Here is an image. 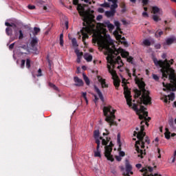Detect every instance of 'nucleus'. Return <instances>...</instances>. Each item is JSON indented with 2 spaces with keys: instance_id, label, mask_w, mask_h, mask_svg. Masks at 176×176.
<instances>
[{
  "instance_id": "25",
  "label": "nucleus",
  "mask_w": 176,
  "mask_h": 176,
  "mask_svg": "<svg viewBox=\"0 0 176 176\" xmlns=\"http://www.w3.org/2000/svg\"><path fill=\"white\" fill-rule=\"evenodd\" d=\"M107 68L109 69V74H111L112 76H115V75H116V71H115L114 69H112V68L111 67V65H108Z\"/></svg>"
},
{
  "instance_id": "58",
  "label": "nucleus",
  "mask_w": 176,
  "mask_h": 176,
  "mask_svg": "<svg viewBox=\"0 0 176 176\" xmlns=\"http://www.w3.org/2000/svg\"><path fill=\"white\" fill-rule=\"evenodd\" d=\"M37 76H42V69H38Z\"/></svg>"
},
{
  "instance_id": "44",
  "label": "nucleus",
  "mask_w": 176,
  "mask_h": 176,
  "mask_svg": "<svg viewBox=\"0 0 176 176\" xmlns=\"http://www.w3.org/2000/svg\"><path fill=\"white\" fill-rule=\"evenodd\" d=\"M133 108L135 111H136L137 113L138 114L140 113V109H138V106L135 103L133 104Z\"/></svg>"
},
{
  "instance_id": "43",
  "label": "nucleus",
  "mask_w": 176,
  "mask_h": 176,
  "mask_svg": "<svg viewBox=\"0 0 176 176\" xmlns=\"http://www.w3.org/2000/svg\"><path fill=\"white\" fill-rule=\"evenodd\" d=\"M121 8H122L121 12H122V13H124V12H126V4L122 3Z\"/></svg>"
},
{
  "instance_id": "5",
  "label": "nucleus",
  "mask_w": 176,
  "mask_h": 176,
  "mask_svg": "<svg viewBox=\"0 0 176 176\" xmlns=\"http://www.w3.org/2000/svg\"><path fill=\"white\" fill-rule=\"evenodd\" d=\"M144 125H142V126H140V131L137 132L135 131L133 132L134 137L137 135V138L139 140L138 141H136L135 149L138 153H139L138 155V157H141V159L144 158L143 155H146L145 150H144V151L142 150V149H144V147L143 140H144V137H145L146 135V133L145 132H144ZM138 145H140L142 149H140V146H138Z\"/></svg>"
},
{
  "instance_id": "21",
  "label": "nucleus",
  "mask_w": 176,
  "mask_h": 176,
  "mask_svg": "<svg viewBox=\"0 0 176 176\" xmlns=\"http://www.w3.org/2000/svg\"><path fill=\"white\" fill-rule=\"evenodd\" d=\"M113 85H114L116 89L118 90V89L119 88V86H120V80H119L118 78H115L113 80Z\"/></svg>"
},
{
  "instance_id": "49",
  "label": "nucleus",
  "mask_w": 176,
  "mask_h": 176,
  "mask_svg": "<svg viewBox=\"0 0 176 176\" xmlns=\"http://www.w3.org/2000/svg\"><path fill=\"white\" fill-rule=\"evenodd\" d=\"M153 79H154V80H156V82H159L160 78L157 75L153 74Z\"/></svg>"
},
{
  "instance_id": "27",
  "label": "nucleus",
  "mask_w": 176,
  "mask_h": 176,
  "mask_svg": "<svg viewBox=\"0 0 176 176\" xmlns=\"http://www.w3.org/2000/svg\"><path fill=\"white\" fill-rule=\"evenodd\" d=\"M85 60H86V61H87V63H90L93 60V56L91 55H85L84 56Z\"/></svg>"
},
{
  "instance_id": "35",
  "label": "nucleus",
  "mask_w": 176,
  "mask_h": 176,
  "mask_svg": "<svg viewBox=\"0 0 176 176\" xmlns=\"http://www.w3.org/2000/svg\"><path fill=\"white\" fill-rule=\"evenodd\" d=\"M100 6L102 8H111V4L107 2H104V3L100 4Z\"/></svg>"
},
{
  "instance_id": "11",
  "label": "nucleus",
  "mask_w": 176,
  "mask_h": 176,
  "mask_svg": "<svg viewBox=\"0 0 176 176\" xmlns=\"http://www.w3.org/2000/svg\"><path fill=\"white\" fill-rule=\"evenodd\" d=\"M118 5L116 4H111L110 9V11H106L105 12V16H107V17H113V16H115V13H116V9H118Z\"/></svg>"
},
{
  "instance_id": "56",
  "label": "nucleus",
  "mask_w": 176,
  "mask_h": 176,
  "mask_svg": "<svg viewBox=\"0 0 176 176\" xmlns=\"http://www.w3.org/2000/svg\"><path fill=\"white\" fill-rule=\"evenodd\" d=\"M116 34L118 35V39H122V41H126V38L124 37H122V35L119 34Z\"/></svg>"
},
{
  "instance_id": "24",
  "label": "nucleus",
  "mask_w": 176,
  "mask_h": 176,
  "mask_svg": "<svg viewBox=\"0 0 176 176\" xmlns=\"http://www.w3.org/2000/svg\"><path fill=\"white\" fill-rule=\"evenodd\" d=\"M32 32L34 36H36V35H38V34H39V32H41V28L34 27V30Z\"/></svg>"
},
{
  "instance_id": "50",
  "label": "nucleus",
  "mask_w": 176,
  "mask_h": 176,
  "mask_svg": "<svg viewBox=\"0 0 176 176\" xmlns=\"http://www.w3.org/2000/svg\"><path fill=\"white\" fill-rule=\"evenodd\" d=\"M108 2H111L113 5H118V0H107Z\"/></svg>"
},
{
  "instance_id": "41",
  "label": "nucleus",
  "mask_w": 176,
  "mask_h": 176,
  "mask_svg": "<svg viewBox=\"0 0 176 176\" xmlns=\"http://www.w3.org/2000/svg\"><path fill=\"white\" fill-rule=\"evenodd\" d=\"M75 53H76L77 57H82V56H83V52H79V50H76L75 51Z\"/></svg>"
},
{
  "instance_id": "4",
  "label": "nucleus",
  "mask_w": 176,
  "mask_h": 176,
  "mask_svg": "<svg viewBox=\"0 0 176 176\" xmlns=\"http://www.w3.org/2000/svg\"><path fill=\"white\" fill-rule=\"evenodd\" d=\"M98 45L102 49L107 50L110 54L107 57V63L110 64L115 63V60H113V54L118 56L119 54V50L116 49L115 44H113V41L111 39V36H108L104 41H98Z\"/></svg>"
},
{
  "instance_id": "30",
  "label": "nucleus",
  "mask_w": 176,
  "mask_h": 176,
  "mask_svg": "<svg viewBox=\"0 0 176 176\" xmlns=\"http://www.w3.org/2000/svg\"><path fill=\"white\" fill-rule=\"evenodd\" d=\"M72 46H74V47H78V41H76V38H73L72 39Z\"/></svg>"
},
{
  "instance_id": "63",
  "label": "nucleus",
  "mask_w": 176,
  "mask_h": 176,
  "mask_svg": "<svg viewBox=\"0 0 176 176\" xmlns=\"http://www.w3.org/2000/svg\"><path fill=\"white\" fill-rule=\"evenodd\" d=\"M102 15H98L97 17H96V20L98 21H100V20H102Z\"/></svg>"
},
{
  "instance_id": "48",
  "label": "nucleus",
  "mask_w": 176,
  "mask_h": 176,
  "mask_svg": "<svg viewBox=\"0 0 176 176\" xmlns=\"http://www.w3.org/2000/svg\"><path fill=\"white\" fill-rule=\"evenodd\" d=\"M163 35V31L156 32L155 36L157 38L158 36H162Z\"/></svg>"
},
{
  "instance_id": "1",
  "label": "nucleus",
  "mask_w": 176,
  "mask_h": 176,
  "mask_svg": "<svg viewBox=\"0 0 176 176\" xmlns=\"http://www.w3.org/2000/svg\"><path fill=\"white\" fill-rule=\"evenodd\" d=\"M153 63L156 67H160L162 77L168 78L170 80V83L166 85L164 82L162 83L164 87H166L167 90L171 91H176V78L175 71L171 68V65L174 64V59L170 60L165 59L164 60H158L157 58H153Z\"/></svg>"
},
{
  "instance_id": "40",
  "label": "nucleus",
  "mask_w": 176,
  "mask_h": 176,
  "mask_svg": "<svg viewBox=\"0 0 176 176\" xmlns=\"http://www.w3.org/2000/svg\"><path fill=\"white\" fill-rule=\"evenodd\" d=\"M143 142H144V146H145V142H146V144H151V140H149V138H148V136H146L144 140L143 139Z\"/></svg>"
},
{
  "instance_id": "36",
  "label": "nucleus",
  "mask_w": 176,
  "mask_h": 176,
  "mask_svg": "<svg viewBox=\"0 0 176 176\" xmlns=\"http://www.w3.org/2000/svg\"><path fill=\"white\" fill-rule=\"evenodd\" d=\"M133 60H134V58L130 56L126 58V61L128 63H130L131 64H134Z\"/></svg>"
},
{
  "instance_id": "59",
  "label": "nucleus",
  "mask_w": 176,
  "mask_h": 176,
  "mask_svg": "<svg viewBox=\"0 0 176 176\" xmlns=\"http://www.w3.org/2000/svg\"><path fill=\"white\" fill-rule=\"evenodd\" d=\"M28 9H30V10H34V9H35V6H31V5H29L28 6Z\"/></svg>"
},
{
  "instance_id": "6",
  "label": "nucleus",
  "mask_w": 176,
  "mask_h": 176,
  "mask_svg": "<svg viewBox=\"0 0 176 176\" xmlns=\"http://www.w3.org/2000/svg\"><path fill=\"white\" fill-rule=\"evenodd\" d=\"M115 112H116V110L112 109V106L111 105L103 107V115L105 116L104 120L109 124L110 127L118 126V123L115 121L116 119Z\"/></svg>"
},
{
  "instance_id": "37",
  "label": "nucleus",
  "mask_w": 176,
  "mask_h": 176,
  "mask_svg": "<svg viewBox=\"0 0 176 176\" xmlns=\"http://www.w3.org/2000/svg\"><path fill=\"white\" fill-rule=\"evenodd\" d=\"M26 67L28 68V69L31 68V60H30V58L26 59Z\"/></svg>"
},
{
  "instance_id": "28",
  "label": "nucleus",
  "mask_w": 176,
  "mask_h": 176,
  "mask_svg": "<svg viewBox=\"0 0 176 176\" xmlns=\"http://www.w3.org/2000/svg\"><path fill=\"white\" fill-rule=\"evenodd\" d=\"M6 33L8 36H11V35L13 34V30H12L10 28H7L6 29Z\"/></svg>"
},
{
  "instance_id": "3",
  "label": "nucleus",
  "mask_w": 176,
  "mask_h": 176,
  "mask_svg": "<svg viewBox=\"0 0 176 176\" xmlns=\"http://www.w3.org/2000/svg\"><path fill=\"white\" fill-rule=\"evenodd\" d=\"M77 10L81 17H83L82 25L84 28L81 30V34L82 35V42L84 45H86V39H89V33H90V20L94 19V15L93 14L87 13L85 11V8L82 5L78 4Z\"/></svg>"
},
{
  "instance_id": "14",
  "label": "nucleus",
  "mask_w": 176,
  "mask_h": 176,
  "mask_svg": "<svg viewBox=\"0 0 176 176\" xmlns=\"http://www.w3.org/2000/svg\"><path fill=\"white\" fill-rule=\"evenodd\" d=\"M38 38L36 36H34L32 38V41L30 42V45H31V47L32 49V50H36V45H38Z\"/></svg>"
},
{
  "instance_id": "7",
  "label": "nucleus",
  "mask_w": 176,
  "mask_h": 176,
  "mask_svg": "<svg viewBox=\"0 0 176 176\" xmlns=\"http://www.w3.org/2000/svg\"><path fill=\"white\" fill-rule=\"evenodd\" d=\"M122 87H124V95L126 100V104L129 107H133V102L131 99V91L129 90V87H127V83L126 82V79H122Z\"/></svg>"
},
{
  "instance_id": "8",
  "label": "nucleus",
  "mask_w": 176,
  "mask_h": 176,
  "mask_svg": "<svg viewBox=\"0 0 176 176\" xmlns=\"http://www.w3.org/2000/svg\"><path fill=\"white\" fill-rule=\"evenodd\" d=\"M112 148H113V143H112V142H110L109 145L104 146V156L107 157V160H109L110 162H113L115 160L113 155L111 154L113 149Z\"/></svg>"
},
{
  "instance_id": "16",
  "label": "nucleus",
  "mask_w": 176,
  "mask_h": 176,
  "mask_svg": "<svg viewBox=\"0 0 176 176\" xmlns=\"http://www.w3.org/2000/svg\"><path fill=\"white\" fill-rule=\"evenodd\" d=\"M95 91H96L97 94L99 96V98L101 100L102 102H104V96H102V93L101 92V91L100 90V89H98V87H94Z\"/></svg>"
},
{
  "instance_id": "62",
  "label": "nucleus",
  "mask_w": 176,
  "mask_h": 176,
  "mask_svg": "<svg viewBox=\"0 0 176 176\" xmlns=\"http://www.w3.org/2000/svg\"><path fill=\"white\" fill-rule=\"evenodd\" d=\"M10 27H12V28H17V25H16V23H11L10 26Z\"/></svg>"
},
{
  "instance_id": "45",
  "label": "nucleus",
  "mask_w": 176,
  "mask_h": 176,
  "mask_svg": "<svg viewBox=\"0 0 176 176\" xmlns=\"http://www.w3.org/2000/svg\"><path fill=\"white\" fill-rule=\"evenodd\" d=\"M25 67V60L23 59L21 61V68L23 69Z\"/></svg>"
},
{
  "instance_id": "18",
  "label": "nucleus",
  "mask_w": 176,
  "mask_h": 176,
  "mask_svg": "<svg viewBox=\"0 0 176 176\" xmlns=\"http://www.w3.org/2000/svg\"><path fill=\"white\" fill-rule=\"evenodd\" d=\"M114 24L116 27V30L115 31V34H119V31L120 34H122V32L120 31V22H119L118 21H116L114 22Z\"/></svg>"
},
{
  "instance_id": "20",
  "label": "nucleus",
  "mask_w": 176,
  "mask_h": 176,
  "mask_svg": "<svg viewBox=\"0 0 176 176\" xmlns=\"http://www.w3.org/2000/svg\"><path fill=\"white\" fill-rule=\"evenodd\" d=\"M148 171L152 173V171H153V168L152 166H148L147 168H142V169L141 170L142 173H148Z\"/></svg>"
},
{
  "instance_id": "13",
  "label": "nucleus",
  "mask_w": 176,
  "mask_h": 176,
  "mask_svg": "<svg viewBox=\"0 0 176 176\" xmlns=\"http://www.w3.org/2000/svg\"><path fill=\"white\" fill-rule=\"evenodd\" d=\"M74 80L76 82V84H74V85L78 86V87H81L82 86H83V85H85V83L83 82V80L79 78V77H78V76H74Z\"/></svg>"
},
{
  "instance_id": "22",
  "label": "nucleus",
  "mask_w": 176,
  "mask_h": 176,
  "mask_svg": "<svg viewBox=\"0 0 176 176\" xmlns=\"http://www.w3.org/2000/svg\"><path fill=\"white\" fill-rule=\"evenodd\" d=\"M165 130H166V132L164 133L165 138H166V140H170V138H171V135H170L171 133L168 130V128H166Z\"/></svg>"
},
{
  "instance_id": "29",
  "label": "nucleus",
  "mask_w": 176,
  "mask_h": 176,
  "mask_svg": "<svg viewBox=\"0 0 176 176\" xmlns=\"http://www.w3.org/2000/svg\"><path fill=\"white\" fill-rule=\"evenodd\" d=\"M94 140L100 138V131L99 130H95L94 131Z\"/></svg>"
},
{
  "instance_id": "26",
  "label": "nucleus",
  "mask_w": 176,
  "mask_h": 176,
  "mask_svg": "<svg viewBox=\"0 0 176 176\" xmlns=\"http://www.w3.org/2000/svg\"><path fill=\"white\" fill-rule=\"evenodd\" d=\"M82 78H83V80H85L86 85H87V86H89V85H90V80L89 79V77H87V76H86V74H82Z\"/></svg>"
},
{
  "instance_id": "57",
  "label": "nucleus",
  "mask_w": 176,
  "mask_h": 176,
  "mask_svg": "<svg viewBox=\"0 0 176 176\" xmlns=\"http://www.w3.org/2000/svg\"><path fill=\"white\" fill-rule=\"evenodd\" d=\"M98 12L99 13H104V12H105V10H104V8H99L98 9Z\"/></svg>"
},
{
  "instance_id": "10",
  "label": "nucleus",
  "mask_w": 176,
  "mask_h": 176,
  "mask_svg": "<svg viewBox=\"0 0 176 176\" xmlns=\"http://www.w3.org/2000/svg\"><path fill=\"white\" fill-rule=\"evenodd\" d=\"M140 105L139 113H138L139 119H140V120H143V119L144 120H146V117L148 116V111H145L146 108L142 106V104H140Z\"/></svg>"
},
{
  "instance_id": "23",
  "label": "nucleus",
  "mask_w": 176,
  "mask_h": 176,
  "mask_svg": "<svg viewBox=\"0 0 176 176\" xmlns=\"http://www.w3.org/2000/svg\"><path fill=\"white\" fill-rule=\"evenodd\" d=\"M117 142L119 146L118 151H122V142H120V133H118L117 135Z\"/></svg>"
},
{
  "instance_id": "42",
  "label": "nucleus",
  "mask_w": 176,
  "mask_h": 176,
  "mask_svg": "<svg viewBox=\"0 0 176 176\" xmlns=\"http://www.w3.org/2000/svg\"><path fill=\"white\" fill-rule=\"evenodd\" d=\"M86 96H87V93L82 92V96L83 97L84 100H85V101H86V102L87 104V102H89V100H87V97Z\"/></svg>"
},
{
  "instance_id": "55",
  "label": "nucleus",
  "mask_w": 176,
  "mask_h": 176,
  "mask_svg": "<svg viewBox=\"0 0 176 176\" xmlns=\"http://www.w3.org/2000/svg\"><path fill=\"white\" fill-rule=\"evenodd\" d=\"M116 160H117V162H122V157H120V155H116Z\"/></svg>"
},
{
  "instance_id": "54",
  "label": "nucleus",
  "mask_w": 176,
  "mask_h": 176,
  "mask_svg": "<svg viewBox=\"0 0 176 176\" xmlns=\"http://www.w3.org/2000/svg\"><path fill=\"white\" fill-rule=\"evenodd\" d=\"M119 155H120V157H124V156L126 155V153H124V151H120Z\"/></svg>"
},
{
  "instance_id": "9",
  "label": "nucleus",
  "mask_w": 176,
  "mask_h": 176,
  "mask_svg": "<svg viewBox=\"0 0 176 176\" xmlns=\"http://www.w3.org/2000/svg\"><path fill=\"white\" fill-rule=\"evenodd\" d=\"M152 13H153V14H154V15H153V20H154L157 23V21H160V20H162L158 15H156V14H162V9H160L159 7L153 6L152 7Z\"/></svg>"
},
{
  "instance_id": "46",
  "label": "nucleus",
  "mask_w": 176,
  "mask_h": 176,
  "mask_svg": "<svg viewBox=\"0 0 176 176\" xmlns=\"http://www.w3.org/2000/svg\"><path fill=\"white\" fill-rule=\"evenodd\" d=\"M23 38H24V34H23V31L22 30H19V39L21 40V39H23Z\"/></svg>"
},
{
  "instance_id": "19",
  "label": "nucleus",
  "mask_w": 176,
  "mask_h": 176,
  "mask_svg": "<svg viewBox=\"0 0 176 176\" xmlns=\"http://www.w3.org/2000/svg\"><path fill=\"white\" fill-rule=\"evenodd\" d=\"M104 27H107V28H109V31H112V30H113L115 28V26L111 23V22L107 21L105 23Z\"/></svg>"
},
{
  "instance_id": "53",
  "label": "nucleus",
  "mask_w": 176,
  "mask_h": 176,
  "mask_svg": "<svg viewBox=\"0 0 176 176\" xmlns=\"http://www.w3.org/2000/svg\"><path fill=\"white\" fill-rule=\"evenodd\" d=\"M143 6H145L149 3V0H142Z\"/></svg>"
},
{
  "instance_id": "61",
  "label": "nucleus",
  "mask_w": 176,
  "mask_h": 176,
  "mask_svg": "<svg viewBox=\"0 0 176 176\" xmlns=\"http://www.w3.org/2000/svg\"><path fill=\"white\" fill-rule=\"evenodd\" d=\"M142 16H143V17H149V14H148V12H144L142 13Z\"/></svg>"
},
{
  "instance_id": "17",
  "label": "nucleus",
  "mask_w": 176,
  "mask_h": 176,
  "mask_svg": "<svg viewBox=\"0 0 176 176\" xmlns=\"http://www.w3.org/2000/svg\"><path fill=\"white\" fill-rule=\"evenodd\" d=\"M166 45H173V43H176V37L172 36L170 38H168L166 41Z\"/></svg>"
},
{
  "instance_id": "33",
  "label": "nucleus",
  "mask_w": 176,
  "mask_h": 176,
  "mask_svg": "<svg viewBox=\"0 0 176 176\" xmlns=\"http://www.w3.org/2000/svg\"><path fill=\"white\" fill-rule=\"evenodd\" d=\"M94 156L95 157H101V151H100V149L94 151Z\"/></svg>"
},
{
  "instance_id": "39",
  "label": "nucleus",
  "mask_w": 176,
  "mask_h": 176,
  "mask_svg": "<svg viewBox=\"0 0 176 176\" xmlns=\"http://www.w3.org/2000/svg\"><path fill=\"white\" fill-rule=\"evenodd\" d=\"M169 100H171V101H173L174 98H175V94L171 93L170 95L168 96Z\"/></svg>"
},
{
  "instance_id": "15",
  "label": "nucleus",
  "mask_w": 176,
  "mask_h": 176,
  "mask_svg": "<svg viewBox=\"0 0 176 176\" xmlns=\"http://www.w3.org/2000/svg\"><path fill=\"white\" fill-rule=\"evenodd\" d=\"M98 82H100V83L102 85V87L104 88H108V84H107V82H105V79L102 78L101 76H98Z\"/></svg>"
},
{
  "instance_id": "64",
  "label": "nucleus",
  "mask_w": 176,
  "mask_h": 176,
  "mask_svg": "<svg viewBox=\"0 0 176 176\" xmlns=\"http://www.w3.org/2000/svg\"><path fill=\"white\" fill-rule=\"evenodd\" d=\"M14 47V43H12V44L9 46L10 50H12V49H13Z\"/></svg>"
},
{
  "instance_id": "60",
  "label": "nucleus",
  "mask_w": 176,
  "mask_h": 176,
  "mask_svg": "<svg viewBox=\"0 0 176 176\" xmlns=\"http://www.w3.org/2000/svg\"><path fill=\"white\" fill-rule=\"evenodd\" d=\"M135 71H136L135 68H133V76H135V79H138V78H137V75L135 74Z\"/></svg>"
},
{
  "instance_id": "52",
  "label": "nucleus",
  "mask_w": 176,
  "mask_h": 176,
  "mask_svg": "<svg viewBox=\"0 0 176 176\" xmlns=\"http://www.w3.org/2000/svg\"><path fill=\"white\" fill-rule=\"evenodd\" d=\"M168 124H169V126H170V127L173 126L174 124V120L173 119H170L168 120Z\"/></svg>"
},
{
  "instance_id": "12",
  "label": "nucleus",
  "mask_w": 176,
  "mask_h": 176,
  "mask_svg": "<svg viewBox=\"0 0 176 176\" xmlns=\"http://www.w3.org/2000/svg\"><path fill=\"white\" fill-rule=\"evenodd\" d=\"M125 168H126V173H124L123 175L124 176H130V174L133 175V173L132 171L133 170V166L130 164L129 161H126V164H125Z\"/></svg>"
},
{
  "instance_id": "51",
  "label": "nucleus",
  "mask_w": 176,
  "mask_h": 176,
  "mask_svg": "<svg viewBox=\"0 0 176 176\" xmlns=\"http://www.w3.org/2000/svg\"><path fill=\"white\" fill-rule=\"evenodd\" d=\"M102 145L107 146L108 145V142L104 139L102 141Z\"/></svg>"
},
{
  "instance_id": "31",
  "label": "nucleus",
  "mask_w": 176,
  "mask_h": 176,
  "mask_svg": "<svg viewBox=\"0 0 176 176\" xmlns=\"http://www.w3.org/2000/svg\"><path fill=\"white\" fill-rule=\"evenodd\" d=\"M129 52H126V51H124V52H122V53H121V56H122V57L123 58H127V57H129Z\"/></svg>"
},
{
  "instance_id": "38",
  "label": "nucleus",
  "mask_w": 176,
  "mask_h": 176,
  "mask_svg": "<svg viewBox=\"0 0 176 176\" xmlns=\"http://www.w3.org/2000/svg\"><path fill=\"white\" fill-rule=\"evenodd\" d=\"M143 44L144 46H151V41L148 39H145L143 41Z\"/></svg>"
},
{
  "instance_id": "2",
  "label": "nucleus",
  "mask_w": 176,
  "mask_h": 176,
  "mask_svg": "<svg viewBox=\"0 0 176 176\" xmlns=\"http://www.w3.org/2000/svg\"><path fill=\"white\" fill-rule=\"evenodd\" d=\"M135 80L140 90L137 89L133 90L135 93L134 98L137 99L139 97H140V96L142 94V96L140 98V100L137 101L138 104H144V105H151V104H152V98L149 96L151 92L145 89V82L142 81L139 78H137Z\"/></svg>"
},
{
  "instance_id": "34",
  "label": "nucleus",
  "mask_w": 176,
  "mask_h": 176,
  "mask_svg": "<svg viewBox=\"0 0 176 176\" xmlns=\"http://www.w3.org/2000/svg\"><path fill=\"white\" fill-rule=\"evenodd\" d=\"M145 124L147 126V127L149 126V123H148V121L144 120L141 121L140 126H144V129H145Z\"/></svg>"
},
{
  "instance_id": "32",
  "label": "nucleus",
  "mask_w": 176,
  "mask_h": 176,
  "mask_svg": "<svg viewBox=\"0 0 176 176\" xmlns=\"http://www.w3.org/2000/svg\"><path fill=\"white\" fill-rule=\"evenodd\" d=\"M95 142L97 145L96 150L98 151V149H100V145L101 144V142L100 141V138L95 139Z\"/></svg>"
},
{
  "instance_id": "47",
  "label": "nucleus",
  "mask_w": 176,
  "mask_h": 176,
  "mask_svg": "<svg viewBox=\"0 0 176 176\" xmlns=\"http://www.w3.org/2000/svg\"><path fill=\"white\" fill-rule=\"evenodd\" d=\"M116 63H118V64H119V63H123L122 58L120 56H117V58H116Z\"/></svg>"
}]
</instances>
